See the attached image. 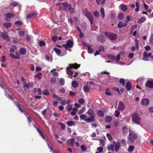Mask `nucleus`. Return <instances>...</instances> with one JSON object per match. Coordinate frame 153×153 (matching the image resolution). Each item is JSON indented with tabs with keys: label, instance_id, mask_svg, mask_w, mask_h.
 <instances>
[{
	"label": "nucleus",
	"instance_id": "obj_1",
	"mask_svg": "<svg viewBox=\"0 0 153 153\" xmlns=\"http://www.w3.org/2000/svg\"><path fill=\"white\" fill-rule=\"evenodd\" d=\"M88 114L90 117L87 118L85 120L88 123H91L94 122L95 121L94 114L93 110L92 109H89L86 113Z\"/></svg>",
	"mask_w": 153,
	"mask_h": 153
},
{
	"label": "nucleus",
	"instance_id": "obj_2",
	"mask_svg": "<svg viewBox=\"0 0 153 153\" xmlns=\"http://www.w3.org/2000/svg\"><path fill=\"white\" fill-rule=\"evenodd\" d=\"M70 66L66 68V72L68 75L72 76L73 74V71L70 70L71 68H76L79 67L80 65H78L76 64H72L69 65Z\"/></svg>",
	"mask_w": 153,
	"mask_h": 153
},
{
	"label": "nucleus",
	"instance_id": "obj_3",
	"mask_svg": "<svg viewBox=\"0 0 153 153\" xmlns=\"http://www.w3.org/2000/svg\"><path fill=\"white\" fill-rule=\"evenodd\" d=\"M129 134L128 136V140L131 143H132L134 141V140L137 138V135L133 131H129Z\"/></svg>",
	"mask_w": 153,
	"mask_h": 153
},
{
	"label": "nucleus",
	"instance_id": "obj_4",
	"mask_svg": "<svg viewBox=\"0 0 153 153\" xmlns=\"http://www.w3.org/2000/svg\"><path fill=\"white\" fill-rule=\"evenodd\" d=\"M132 120L135 123L139 125L140 123L141 118L137 113H135L132 115Z\"/></svg>",
	"mask_w": 153,
	"mask_h": 153
},
{
	"label": "nucleus",
	"instance_id": "obj_5",
	"mask_svg": "<svg viewBox=\"0 0 153 153\" xmlns=\"http://www.w3.org/2000/svg\"><path fill=\"white\" fill-rule=\"evenodd\" d=\"M105 35L111 41L115 40L117 38V35L113 33L106 32L105 33Z\"/></svg>",
	"mask_w": 153,
	"mask_h": 153
},
{
	"label": "nucleus",
	"instance_id": "obj_6",
	"mask_svg": "<svg viewBox=\"0 0 153 153\" xmlns=\"http://www.w3.org/2000/svg\"><path fill=\"white\" fill-rule=\"evenodd\" d=\"M73 45V41L68 40L66 44H63L62 45V46L66 49H68L72 47Z\"/></svg>",
	"mask_w": 153,
	"mask_h": 153
},
{
	"label": "nucleus",
	"instance_id": "obj_7",
	"mask_svg": "<svg viewBox=\"0 0 153 153\" xmlns=\"http://www.w3.org/2000/svg\"><path fill=\"white\" fill-rule=\"evenodd\" d=\"M149 102L150 101L148 99L143 98L141 99L140 103L142 105L146 106L149 104Z\"/></svg>",
	"mask_w": 153,
	"mask_h": 153
},
{
	"label": "nucleus",
	"instance_id": "obj_8",
	"mask_svg": "<svg viewBox=\"0 0 153 153\" xmlns=\"http://www.w3.org/2000/svg\"><path fill=\"white\" fill-rule=\"evenodd\" d=\"M85 16L89 19L91 25H92L93 23V17L92 15L90 13L88 12L86 13Z\"/></svg>",
	"mask_w": 153,
	"mask_h": 153
},
{
	"label": "nucleus",
	"instance_id": "obj_9",
	"mask_svg": "<svg viewBox=\"0 0 153 153\" xmlns=\"http://www.w3.org/2000/svg\"><path fill=\"white\" fill-rule=\"evenodd\" d=\"M125 108V106L123 103L121 101H119L118 107V109L120 111H123Z\"/></svg>",
	"mask_w": 153,
	"mask_h": 153
},
{
	"label": "nucleus",
	"instance_id": "obj_10",
	"mask_svg": "<svg viewBox=\"0 0 153 153\" xmlns=\"http://www.w3.org/2000/svg\"><path fill=\"white\" fill-rule=\"evenodd\" d=\"M146 87L153 89V80H148L145 84Z\"/></svg>",
	"mask_w": 153,
	"mask_h": 153
},
{
	"label": "nucleus",
	"instance_id": "obj_11",
	"mask_svg": "<svg viewBox=\"0 0 153 153\" xmlns=\"http://www.w3.org/2000/svg\"><path fill=\"white\" fill-rule=\"evenodd\" d=\"M75 141L74 138L70 139L67 140V144L69 146H73L74 145Z\"/></svg>",
	"mask_w": 153,
	"mask_h": 153
},
{
	"label": "nucleus",
	"instance_id": "obj_12",
	"mask_svg": "<svg viewBox=\"0 0 153 153\" xmlns=\"http://www.w3.org/2000/svg\"><path fill=\"white\" fill-rule=\"evenodd\" d=\"M104 50V48L103 46H101L99 47V49L96 51L95 53L94 54L95 56L96 55H99L100 53L101 52H103Z\"/></svg>",
	"mask_w": 153,
	"mask_h": 153
},
{
	"label": "nucleus",
	"instance_id": "obj_13",
	"mask_svg": "<svg viewBox=\"0 0 153 153\" xmlns=\"http://www.w3.org/2000/svg\"><path fill=\"white\" fill-rule=\"evenodd\" d=\"M37 15V13L34 12L27 15V18L28 19H29L31 18H35L36 16Z\"/></svg>",
	"mask_w": 153,
	"mask_h": 153
},
{
	"label": "nucleus",
	"instance_id": "obj_14",
	"mask_svg": "<svg viewBox=\"0 0 153 153\" xmlns=\"http://www.w3.org/2000/svg\"><path fill=\"white\" fill-rule=\"evenodd\" d=\"M8 37L9 36L7 33L5 31H4L3 33V35L1 38H3L4 40H6L7 41H8L9 40Z\"/></svg>",
	"mask_w": 153,
	"mask_h": 153
},
{
	"label": "nucleus",
	"instance_id": "obj_15",
	"mask_svg": "<svg viewBox=\"0 0 153 153\" xmlns=\"http://www.w3.org/2000/svg\"><path fill=\"white\" fill-rule=\"evenodd\" d=\"M128 130L130 131L126 127L124 126L123 127L122 132L124 135L125 136L128 134Z\"/></svg>",
	"mask_w": 153,
	"mask_h": 153
},
{
	"label": "nucleus",
	"instance_id": "obj_16",
	"mask_svg": "<svg viewBox=\"0 0 153 153\" xmlns=\"http://www.w3.org/2000/svg\"><path fill=\"white\" fill-rule=\"evenodd\" d=\"M65 7H67V10H68L71 13H74V9L72 7H71V5L70 4H68L67 3L66 5L65 6Z\"/></svg>",
	"mask_w": 153,
	"mask_h": 153
},
{
	"label": "nucleus",
	"instance_id": "obj_17",
	"mask_svg": "<svg viewBox=\"0 0 153 153\" xmlns=\"http://www.w3.org/2000/svg\"><path fill=\"white\" fill-rule=\"evenodd\" d=\"M33 126L36 129L37 131L39 133L40 135L42 137L43 139H45V137L44 136L42 132L41 131V130L38 128L37 127L34 125H33Z\"/></svg>",
	"mask_w": 153,
	"mask_h": 153
},
{
	"label": "nucleus",
	"instance_id": "obj_18",
	"mask_svg": "<svg viewBox=\"0 0 153 153\" xmlns=\"http://www.w3.org/2000/svg\"><path fill=\"white\" fill-rule=\"evenodd\" d=\"M67 2H64L63 3H58L56 4V6H58L61 5L63 6L64 9L66 10H67V7H65Z\"/></svg>",
	"mask_w": 153,
	"mask_h": 153
},
{
	"label": "nucleus",
	"instance_id": "obj_19",
	"mask_svg": "<svg viewBox=\"0 0 153 153\" xmlns=\"http://www.w3.org/2000/svg\"><path fill=\"white\" fill-rule=\"evenodd\" d=\"M120 147V145L119 143H116L114 145V149L115 151L116 152H117L119 151Z\"/></svg>",
	"mask_w": 153,
	"mask_h": 153
},
{
	"label": "nucleus",
	"instance_id": "obj_20",
	"mask_svg": "<svg viewBox=\"0 0 153 153\" xmlns=\"http://www.w3.org/2000/svg\"><path fill=\"white\" fill-rule=\"evenodd\" d=\"M98 40L102 42L105 41V38L104 36L100 35L97 38Z\"/></svg>",
	"mask_w": 153,
	"mask_h": 153
},
{
	"label": "nucleus",
	"instance_id": "obj_21",
	"mask_svg": "<svg viewBox=\"0 0 153 153\" xmlns=\"http://www.w3.org/2000/svg\"><path fill=\"white\" fill-rule=\"evenodd\" d=\"M148 53L146 51H144L143 52V60L144 61H148Z\"/></svg>",
	"mask_w": 153,
	"mask_h": 153
},
{
	"label": "nucleus",
	"instance_id": "obj_22",
	"mask_svg": "<svg viewBox=\"0 0 153 153\" xmlns=\"http://www.w3.org/2000/svg\"><path fill=\"white\" fill-rule=\"evenodd\" d=\"M33 87V84L31 83H30L27 84H25L24 86V88H26L27 89L32 88Z\"/></svg>",
	"mask_w": 153,
	"mask_h": 153
},
{
	"label": "nucleus",
	"instance_id": "obj_23",
	"mask_svg": "<svg viewBox=\"0 0 153 153\" xmlns=\"http://www.w3.org/2000/svg\"><path fill=\"white\" fill-rule=\"evenodd\" d=\"M106 0H96L97 4L99 5H103L104 4Z\"/></svg>",
	"mask_w": 153,
	"mask_h": 153
},
{
	"label": "nucleus",
	"instance_id": "obj_24",
	"mask_svg": "<svg viewBox=\"0 0 153 153\" xmlns=\"http://www.w3.org/2000/svg\"><path fill=\"white\" fill-rule=\"evenodd\" d=\"M112 119V117L110 116H107L105 119V121L107 123H109Z\"/></svg>",
	"mask_w": 153,
	"mask_h": 153
},
{
	"label": "nucleus",
	"instance_id": "obj_25",
	"mask_svg": "<svg viewBox=\"0 0 153 153\" xmlns=\"http://www.w3.org/2000/svg\"><path fill=\"white\" fill-rule=\"evenodd\" d=\"M126 87L128 90H130L131 88V83L130 82H127L126 84Z\"/></svg>",
	"mask_w": 153,
	"mask_h": 153
},
{
	"label": "nucleus",
	"instance_id": "obj_26",
	"mask_svg": "<svg viewBox=\"0 0 153 153\" xmlns=\"http://www.w3.org/2000/svg\"><path fill=\"white\" fill-rule=\"evenodd\" d=\"M120 7L121 9L123 11H125L127 10V7L126 5L121 4L120 6Z\"/></svg>",
	"mask_w": 153,
	"mask_h": 153
},
{
	"label": "nucleus",
	"instance_id": "obj_27",
	"mask_svg": "<svg viewBox=\"0 0 153 153\" xmlns=\"http://www.w3.org/2000/svg\"><path fill=\"white\" fill-rule=\"evenodd\" d=\"M14 103L18 108L19 109L20 111L22 112H23L24 111L23 110H22L21 108L20 105L19 104V102H14Z\"/></svg>",
	"mask_w": 153,
	"mask_h": 153
},
{
	"label": "nucleus",
	"instance_id": "obj_28",
	"mask_svg": "<svg viewBox=\"0 0 153 153\" xmlns=\"http://www.w3.org/2000/svg\"><path fill=\"white\" fill-rule=\"evenodd\" d=\"M26 50L25 48H22L19 50V52L22 55H25L26 53Z\"/></svg>",
	"mask_w": 153,
	"mask_h": 153
},
{
	"label": "nucleus",
	"instance_id": "obj_29",
	"mask_svg": "<svg viewBox=\"0 0 153 153\" xmlns=\"http://www.w3.org/2000/svg\"><path fill=\"white\" fill-rule=\"evenodd\" d=\"M127 25L126 23H124V24L122 22H119L117 25L118 26L119 28H121L122 27L126 26Z\"/></svg>",
	"mask_w": 153,
	"mask_h": 153
},
{
	"label": "nucleus",
	"instance_id": "obj_30",
	"mask_svg": "<svg viewBox=\"0 0 153 153\" xmlns=\"http://www.w3.org/2000/svg\"><path fill=\"white\" fill-rule=\"evenodd\" d=\"M109 151H114V146L112 144H110L108 145L107 147Z\"/></svg>",
	"mask_w": 153,
	"mask_h": 153
},
{
	"label": "nucleus",
	"instance_id": "obj_31",
	"mask_svg": "<svg viewBox=\"0 0 153 153\" xmlns=\"http://www.w3.org/2000/svg\"><path fill=\"white\" fill-rule=\"evenodd\" d=\"M3 25L4 27L7 29H8L11 26V24L10 23H4Z\"/></svg>",
	"mask_w": 153,
	"mask_h": 153
},
{
	"label": "nucleus",
	"instance_id": "obj_32",
	"mask_svg": "<svg viewBox=\"0 0 153 153\" xmlns=\"http://www.w3.org/2000/svg\"><path fill=\"white\" fill-rule=\"evenodd\" d=\"M45 59L48 61L51 62L52 61L53 59L51 56H49L47 55L45 56Z\"/></svg>",
	"mask_w": 153,
	"mask_h": 153
},
{
	"label": "nucleus",
	"instance_id": "obj_33",
	"mask_svg": "<svg viewBox=\"0 0 153 153\" xmlns=\"http://www.w3.org/2000/svg\"><path fill=\"white\" fill-rule=\"evenodd\" d=\"M67 124L69 126H74L75 125V123L73 121H69L67 122Z\"/></svg>",
	"mask_w": 153,
	"mask_h": 153
},
{
	"label": "nucleus",
	"instance_id": "obj_34",
	"mask_svg": "<svg viewBox=\"0 0 153 153\" xmlns=\"http://www.w3.org/2000/svg\"><path fill=\"white\" fill-rule=\"evenodd\" d=\"M98 116L100 117H102L104 116V114L103 111L102 110H99L97 112Z\"/></svg>",
	"mask_w": 153,
	"mask_h": 153
},
{
	"label": "nucleus",
	"instance_id": "obj_35",
	"mask_svg": "<svg viewBox=\"0 0 153 153\" xmlns=\"http://www.w3.org/2000/svg\"><path fill=\"white\" fill-rule=\"evenodd\" d=\"M53 97L54 99L58 100H61L62 99V97H58L55 94H54L53 95Z\"/></svg>",
	"mask_w": 153,
	"mask_h": 153
},
{
	"label": "nucleus",
	"instance_id": "obj_36",
	"mask_svg": "<svg viewBox=\"0 0 153 153\" xmlns=\"http://www.w3.org/2000/svg\"><path fill=\"white\" fill-rule=\"evenodd\" d=\"M54 50L56 52V53L57 55H58V56H62V55H60L61 51L59 49L57 48H54Z\"/></svg>",
	"mask_w": 153,
	"mask_h": 153
},
{
	"label": "nucleus",
	"instance_id": "obj_37",
	"mask_svg": "<svg viewBox=\"0 0 153 153\" xmlns=\"http://www.w3.org/2000/svg\"><path fill=\"white\" fill-rule=\"evenodd\" d=\"M87 47L88 53H92L93 51V50L91 48V46L90 45H89Z\"/></svg>",
	"mask_w": 153,
	"mask_h": 153
},
{
	"label": "nucleus",
	"instance_id": "obj_38",
	"mask_svg": "<svg viewBox=\"0 0 153 153\" xmlns=\"http://www.w3.org/2000/svg\"><path fill=\"white\" fill-rule=\"evenodd\" d=\"M4 16L7 18H12L14 16V15L13 14L8 13L4 15Z\"/></svg>",
	"mask_w": 153,
	"mask_h": 153
},
{
	"label": "nucleus",
	"instance_id": "obj_39",
	"mask_svg": "<svg viewBox=\"0 0 153 153\" xmlns=\"http://www.w3.org/2000/svg\"><path fill=\"white\" fill-rule=\"evenodd\" d=\"M15 24L16 26L19 27L22 25L23 24V23L21 21H17L15 22Z\"/></svg>",
	"mask_w": 153,
	"mask_h": 153
},
{
	"label": "nucleus",
	"instance_id": "obj_40",
	"mask_svg": "<svg viewBox=\"0 0 153 153\" xmlns=\"http://www.w3.org/2000/svg\"><path fill=\"white\" fill-rule=\"evenodd\" d=\"M48 145L49 148L51 150L53 153H59L58 151L53 150L52 147L49 146V144L48 143Z\"/></svg>",
	"mask_w": 153,
	"mask_h": 153
},
{
	"label": "nucleus",
	"instance_id": "obj_41",
	"mask_svg": "<svg viewBox=\"0 0 153 153\" xmlns=\"http://www.w3.org/2000/svg\"><path fill=\"white\" fill-rule=\"evenodd\" d=\"M100 12L102 17L104 18L105 17V12L103 8L101 7L100 9Z\"/></svg>",
	"mask_w": 153,
	"mask_h": 153
},
{
	"label": "nucleus",
	"instance_id": "obj_42",
	"mask_svg": "<svg viewBox=\"0 0 153 153\" xmlns=\"http://www.w3.org/2000/svg\"><path fill=\"white\" fill-rule=\"evenodd\" d=\"M86 117L87 116L84 114H82L80 116V117L81 119V120H83L85 121H86L85 120L86 119H87L86 118Z\"/></svg>",
	"mask_w": 153,
	"mask_h": 153
},
{
	"label": "nucleus",
	"instance_id": "obj_43",
	"mask_svg": "<svg viewBox=\"0 0 153 153\" xmlns=\"http://www.w3.org/2000/svg\"><path fill=\"white\" fill-rule=\"evenodd\" d=\"M58 124L60 125L61 126V128L63 130L65 129L66 126H65L63 123L60 122H58L57 123Z\"/></svg>",
	"mask_w": 153,
	"mask_h": 153
},
{
	"label": "nucleus",
	"instance_id": "obj_44",
	"mask_svg": "<svg viewBox=\"0 0 153 153\" xmlns=\"http://www.w3.org/2000/svg\"><path fill=\"white\" fill-rule=\"evenodd\" d=\"M146 19L145 17H142L140 19L138 20V22L139 23H142L145 21Z\"/></svg>",
	"mask_w": 153,
	"mask_h": 153
},
{
	"label": "nucleus",
	"instance_id": "obj_45",
	"mask_svg": "<svg viewBox=\"0 0 153 153\" xmlns=\"http://www.w3.org/2000/svg\"><path fill=\"white\" fill-rule=\"evenodd\" d=\"M115 16V14L114 13L112 12L109 15V17L112 19H114Z\"/></svg>",
	"mask_w": 153,
	"mask_h": 153
},
{
	"label": "nucleus",
	"instance_id": "obj_46",
	"mask_svg": "<svg viewBox=\"0 0 153 153\" xmlns=\"http://www.w3.org/2000/svg\"><path fill=\"white\" fill-rule=\"evenodd\" d=\"M78 85L77 82L76 81H73L72 82V85L74 88H76L77 87Z\"/></svg>",
	"mask_w": 153,
	"mask_h": 153
},
{
	"label": "nucleus",
	"instance_id": "obj_47",
	"mask_svg": "<svg viewBox=\"0 0 153 153\" xmlns=\"http://www.w3.org/2000/svg\"><path fill=\"white\" fill-rule=\"evenodd\" d=\"M134 149V147L133 146L131 145L129 146L128 151L129 152H131L133 151Z\"/></svg>",
	"mask_w": 153,
	"mask_h": 153
},
{
	"label": "nucleus",
	"instance_id": "obj_48",
	"mask_svg": "<svg viewBox=\"0 0 153 153\" xmlns=\"http://www.w3.org/2000/svg\"><path fill=\"white\" fill-rule=\"evenodd\" d=\"M120 114V112L117 110H116L114 113V115L115 116L117 117H119Z\"/></svg>",
	"mask_w": 153,
	"mask_h": 153
},
{
	"label": "nucleus",
	"instance_id": "obj_49",
	"mask_svg": "<svg viewBox=\"0 0 153 153\" xmlns=\"http://www.w3.org/2000/svg\"><path fill=\"white\" fill-rule=\"evenodd\" d=\"M60 85L62 86L64 85L65 83V80L63 78H61L59 79Z\"/></svg>",
	"mask_w": 153,
	"mask_h": 153
},
{
	"label": "nucleus",
	"instance_id": "obj_50",
	"mask_svg": "<svg viewBox=\"0 0 153 153\" xmlns=\"http://www.w3.org/2000/svg\"><path fill=\"white\" fill-rule=\"evenodd\" d=\"M16 49V47L15 45H13L12 46V48L10 49V51L13 53L14 51Z\"/></svg>",
	"mask_w": 153,
	"mask_h": 153
},
{
	"label": "nucleus",
	"instance_id": "obj_51",
	"mask_svg": "<svg viewBox=\"0 0 153 153\" xmlns=\"http://www.w3.org/2000/svg\"><path fill=\"white\" fill-rule=\"evenodd\" d=\"M72 105H69L67 106L66 108L67 109V111H71L72 109Z\"/></svg>",
	"mask_w": 153,
	"mask_h": 153
},
{
	"label": "nucleus",
	"instance_id": "obj_52",
	"mask_svg": "<svg viewBox=\"0 0 153 153\" xmlns=\"http://www.w3.org/2000/svg\"><path fill=\"white\" fill-rule=\"evenodd\" d=\"M80 148L82 149V151H83V152L87 150V149H86V146L84 145H81V146H80Z\"/></svg>",
	"mask_w": 153,
	"mask_h": 153
},
{
	"label": "nucleus",
	"instance_id": "obj_53",
	"mask_svg": "<svg viewBox=\"0 0 153 153\" xmlns=\"http://www.w3.org/2000/svg\"><path fill=\"white\" fill-rule=\"evenodd\" d=\"M130 118L127 117H124L123 119V120L124 121L126 122H129L130 121Z\"/></svg>",
	"mask_w": 153,
	"mask_h": 153
},
{
	"label": "nucleus",
	"instance_id": "obj_54",
	"mask_svg": "<svg viewBox=\"0 0 153 153\" xmlns=\"http://www.w3.org/2000/svg\"><path fill=\"white\" fill-rule=\"evenodd\" d=\"M11 4L13 6L15 7L17 6L19 4V3L17 2L13 1L11 3Z\"/></svg>",
	"mask_w": 153,
	"mask_h": 153
},
{
	"label": "nucleus",
	"instance_id": "obj_55",
	"mask_svg": "<svg viewBox=\"0 0 153 153\" xmlns=\"http://www.w3.org/2000/svg\"><path fill=\"white\" fill-rule=\"evenodd\" d=\"M39 44L40 46L42 47L45 46V43L43 41H41L39 42Z\"/></svg>",
	"mask_w": 153,
	"mask_h": 153
},
{
	"label": "nucleus",
	"instance_id": "obj_56",
	"mask_svg": "<svg viewBox=\"0 0 153 153\" xmlns=\"http://www.w3.org/2000/svg\"><path fill=\"white\" fill-rule=\"evenodd\" d=\"M83 89L84 91L88 92L89 91V88L88 86H85L83 87Z\"/></svg>",
	"mask_w": 153,
	"mask_h": 153
},
{
	"label": "nucleus",
	"instance_id": "obj_57",
	"mask_svg": "<svg viewBox=\"0 0 153 153\" xmlns=\"http://www.w3.org/2000/svg\"><path fill=\"white\" fill-rule=\"evenodd\" d=\"M103 149V148L102 147H100L97 148V150L99 152L102 153Z\"/></svg>",
	"mask_w": 153,
	"mask_h": 153
},
{
	"label": "nucleus",
	"instance_id": "obj_58",
	"mask_svg": "<svg viewBox=\"0 0 153 153\" xmlns=\"http://www.w3.org/2000/svg\"><path fill=\"white\" fill-rule=\"evenodd\" d=\"M107 137H108L109 140H112V137L110 134H109V133H107Z\"/></svg>",
	"mask_w": 153,
	"mask_h": 153
},
{
	"label": "nucleus",
	"instance_id": "obj_59",
	"mask_svg": "<svg viewBox=\"0 0 153 153\" xmlns=\"http://www.w3.org/2000/svg\"><path fill=\"white\" fill-rule=\"evenodd\" d=\"M99 140H100V143L102 144V146H104L105 144V143L104 141L101 139H99Z\"/></svg>",
	"mask_w": 153,
	"mask_h": 153
},
{
	"label": "nucleus",
	"instance_id": "obj_60",
	"mask_svg": "<svg viewBox=\"0 0 153 153\" xmlns=\"http://www.w3.org/2000/svg\"><path fill=\"white\" fill-rule=\"evenodd\" d=\"M120 59V55L119 54H118V55L116 56V57H115V59L116 61L117 62V63L119 62V61H118V60H119Z\"/></svg>",
	"mask_w": 153,
	"mask_h": 153
},
{
	"label": "nucleus",
	"instance_id": "obj_61",
	"mask_svg": "<svg viewBox=\"0 0 153 153\" xmlns=\"http://www.w3.org/2000/svg\"><path fill=\"white\" fill-rule=\"evenodd\" d=\"M124 14L122 13H120L119 15V19L120 20L123 19L124 17Z\"/></svg>",
	"mask_w": 153,
	"mask_h": 153
},
{
	"label": "nucleus",
	"instance_id": "obj_62",
	"mask_svg": "<svg viewBox=\"0 0 153 153\" xmlns=\"http://www.w3.org/2000/svg\"><path fill=\"white\" fill-rule=\"evenodd\" d=\"M108 57L112 59V60H114L115 59V57L111 55H108Z\"/></svg>",
	"mask_w": 153,
	"mask_h": 153
},
{
	"label": "nucleus",
	"instance_id": "obj_63",
	"mask_svg": "<svg viewBox=\"0 0 153 153\" xmlns=\"http://www.w3.org/2000/svg\"><path fill=\"white\" fill-rule=\"evenodd\" d=\"M78 102L80 104H83L85 100L84 99L81 98L79 100Z\"/></svg>",
	"mask_w": 153,
	"mask_h": 153
},
{
	"label": "nucleus",
	"instance_id": "obj_64",
	"mask_svg": "<svg viewBox=\"0 0 153 153\" xmlns=\"http://www.w3.org/2000/svg\"><path fill=\"white\" fill-rule=\"evenodd\" d=\"M149 41L151 43L153 44V34L151 35Z\"/></svg>",
	"mask_w": 153,
	"mask_h": 153
}]
</instances>
